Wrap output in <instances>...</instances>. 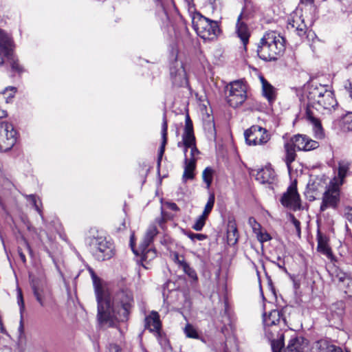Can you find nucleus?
<instances>
[{
	"instance_id": "nucleus-30",
	"label": "nucleus",
	"mask_w": 352,
	"mask_h": 352,
	"mask_svg": "<svg viewBox=\"0 0 352 352\" xmlns=\"http://www.w3.org/2000/svg\"><path fill=\"white\" fill-rule=\"evenodd\" d=\"M332 316L340 320L344 314V303L342 301L333 304L331 307Z\"/></svg>"
},
{
	"instance_id": "nucleus-51",
	"label": "nucleus",
	"mask_w": 352,
	"mask_h": 352,
	"mask_svg": "<svg viewBox=\"0 0 352 352\" xmlns=\"http://www.w3.org/2000/svg\"><path fill=\"white\" fill-rule=\"evenodd\" d=\"M337 276H338L339 280L341 281V282H344V281L347 282V278H349L344 273H340V274H338Z\"/></svg>"
},
{
	"instance_id": "nucleus-4",
	"label": "nucleus",
	"mask_w": 352,
	"mask_h": 352,
	"mask_svg": "<svg viewBox=\"0 0 352 352\" xmlns=\"http://www.w3.org/2000/svg\"><path fill=\"white\" fill-rule=\"evenodd\" d=\"M86 242L98 261L108 260L115 254L113 244L102 236L93 234L86 239Z\"/></svg>"
},
{
	"instance_id": "nucleus-41",
	"label": "nucleus",
	"mask_w": 352,
	"mask_h": 352,
	"mask_svg": "<svg viewBox=\"0 0 352 352\" xmlns=\"http://www.w3.org/2000/svg\"><path fill=\"white\" fill-rule=\"evenodd\" d=\"M17 302L20 307V312L22 314V312L23 311V310L25 309V305H24V300H23V298L22 292L20 289H18Z\"/></svg>"
},
{
	"instance_id": "nucleus-12",
	"label": "nucleus",
	"mask_w": 352,
	"mask_h": 352,
	"mask_svg": "<svg viewBox=\"0 0 352 352\" xmlns=\"http://www.w3.org/2000/svg\"><path fill=\"white\" fill-rule=\"evenodd\" d=\"M170 76L173 85L176 87H188V79L184 64L175 60L170 67Z\"/></svg>"
},
{
	"instance_id": "nucleus-54",
	"label": "nucleus",
	"mask_w": 352,
	"mask_h": 352,
	"mask_svg": "<svg viewBox=\"0 0 352 352\" xmlns=\"http://www.w3.org/2000/svg\"><path fill=\"white\" fill-rule=\"evenodd\" d=\"M169 208L173 211H178L179 210L177 205L175 203L169 204Z\"/></svg>"
},
{
	"instance_id": "nucleus-18",
	"label": "nucleus",
	"mask_w": 352,
	"mask_h": 352,
	"mask_svg": "<svg viewBox=\"0 0 352 352\" xmlns=\"http://www.w3.org/2000/svg\"><path fill=\"white\" fill-rule=\"evenodd\" d=\"M317 250L326 256L331 262L336 261V258L332 252L331 248L328 244L327 238L318 232L317 235Z\"/></svg>"
},
{
	"instance_id": "nucleus-52",
	"label": "nucleus",
	"mask_w": 352,
	"mask_h": 352,
	"mask_svg": "<svg viewBox=\"0 0 352 352\" xmlns=\"http://www.w3.org/2000/svg\"><path fill=\"white\" fill-rule=\"evenodd\" d=\"M278 260L280 261V263H278L276 264V265H277V266H278L280 269H281V270H284V271H285V272H286V271H287V270H286V268L284 267V265H285L284 261H281V259H280V257H278Z\"/></svg>"
},
{
	"instance_id": "nucleus-19",
	"label": "nucleus",
	"mask_w": 352,
	"mask_h": 352,
	"mask_svg": "<svg viewBox=\"0 0 352 352\" xmlns=\"http://www.w3.org/2000/svg\"><path fill=\"white\" fill-rule=\"evenodd\" d=\"M262 84V94L267 100L269 104H273L276 100V89L272 86L263 76H260Z\"/></svg>"
},
{
	"instance_id": "nucleus-14",
	"label": "nucleus",
	"mask_w": 352,
	"mask_h": 352,
	"mask_svg": "<svg viewBox=\"0 0 352 352\" xmlns=\"http://www.w3.org/2000/svg\"><path fill=\"white\" fill-rule=\"evenodd\" d=\"M31 285L37 302L41 307H44L46 300L50 296L46 280L43 278H34L32 280Z\"/></svg>"
},
{
	"instance_id": "nucleus-45",
	"label": "nucleus",
	"mask_w": 352,
	"mask_h": 352,
	"mask_svg": "<svg viewBox=\"0 0 352 352\" xmlns=\"http://www.w3.org/2000/svg\"><path fill=\"white\" fill-rule=\"evenodd\" d=\"M344 292L352 298V278H347L346 287Z\"/></svg>"
},
{
	"instance_id": "nucleus-29",
	"label": "nucleus",
	"mask_w": 352,
	"mask_h": 352,
	"mask_svg": "<svg viewBox=\"0 0 352 352\" xmlns=\"http://www.w3.org/2000/svg\"><path fill=\"white\" fill-rule=\"evenodd\" d=\"M228 241L230 243L235 244L239 238L238 230L234 223H230L227 231Z\"/></svg>"
},
{
	"instance_id": "nucleus-58",
	"label": "nucleus",
	"mask_w": 352,
	"mask_h": 352,
	"mask_svg": "<svg viewBox=\"0 0 352 352\" xmlns=\"http://www.w3.org/2000/svg\"><path fill=\"white\" fill-rule=\"evenodd\" d=\"M177 146L178 147L184 146V134L182 135V142H179L177 143Z\"/></svg>"
},
{
	"instance_id": "nucleus-53",
	"label": "nucleus",
	"mask_w": 352,
	"mask_h": 352,
	"mask_svg": "<svg viewBox=\"0 0 352 352\" xmlns=\"http://www.w3.org/2000/svg\"><path fill=\"white\" fill-rule=\"evenodd\" d=\"M175 261L177 262V263L183 268V263H186L184 258L182 260L179 259L178 254L175 255Z\"/></svg>"
},
{
	"instance_id": "nucleus-57",
	"label": "nucleus",
	"mask_w": 352,
	"mask_h": 352,
	"mask_svg": "<svg viewBox=\"0 0 352 352\" xmlns=\"http://www.w3.org/2000/svg\"><path fill=\"white\" fill-rule=\"evenodd\" d=\"M328 352H342L340 347H337L334 345V350H329Z\"/></svg>"
},
{
	"instance_id": "nucleus-38",
	"label": "nucleus",
	"mask_w": 352,
	"mask_h": 352,
	"mask_svg": "<svg viewBox=\"0 0 352 352\" xmlns=\"http://www.w3.org/2000/svg\"><path fill=\"white\" fill-rule=\"evenodd\" d=\"M255 234H256L258 240L261 243L268 241L272 239L267 232H262L261 230H258Z\"/></svg>"
},
{
	"instance_id": "nucleus-22",
	"label": "nucleus",
	"mask_w": 352,
	"mask_h": 352,
	"mask_svg": "<svg viewBox=\"0 0 352 352\" xmlns=\"http://www.w3.org/2000/svg\"><path fill=\"white\" fill-rule=\"evenodd\" d=\"M282 318V314L277 309L271 311L267 316H263V324L265 328V331L268 332L267 327L276 326L280 322Z\"/></svg>"
},
{
	"instance_id": "nucleus-36",
	"label": "nucleus",
	"mask_w": 352,
	"mask_h": 352,
	"mask_svg": "<svg viewBox=\"0 0 352 352\" xmlns=\"http://www.w3.org/2000/svg\"><path fill=\"white\" fill-rule=\"evenodd\" d=\"M184 332L187 337L190 338H198V334L195 328L190 324H187L184 329Z\"/></svg>"
},
{
	"instance_id": "nucleus-31",
	"label": "nucleus",
	"mask_w": 352,
	"mask_h": 352,
	"mask_svg": "<svg viewBox=\"0 0 352 352\" xmlns=\"http://www.w3.org/2000/svg\"><path fill=\"white\" fill-rule=\"evenodd\" d=\"M214 170L210 167L206 168L202 173V178L206 184V188L209 189L213 179Z\"/></svg>"
},
{
	"instance_id": "nucleus-39",
	"label": "nucleus",
	"mask_w": 352,
	"mask_h": 352,
	"mask_svg": "<svg viewBox=\"0 0 352 352\" xmlns=\"http://www.w3.org/2000/svg\"><path fill=\"white\" fill-rule=\"evenodd\" d=\"M183 270L190 277L194 278H197V274L195 271L190 267V265L187 263H183Z\"/></svg>"
},
{
	"instance_id": "nucleus-7",
	"label": "nucleus",
	"mask_w": 352,
	"mask_h": 352,
	"mask_svg": "<svg viewBox=\"0 0 352 352\" xmlns=\"http://www.w3.org/2000/svg\"><path fill=\"white\" fill-rule=\"evenodd\" d=\"M229 94L227 96L228 103L233 108L241 106L247 99V90L245 85L241 80H236L230 83L227 87Z\"/></svg>"
},
{
	"instance_id": "nucleus-42",
	"label": "nucleus",
	"mask_w": 352,
	"mask_h": 352,
	"mask_svg": "<svg viewBox=\"0 0 352 352\" xmlns=\"http://www.w3.org/2000/svg\"><path fill=\"white\" fill-rule=\"evenodd\" d=\"M290 219H291L292 223L295 226V228H296L298 235L300 236V222L298 219H296L293 214L290 215Z\"/></svg>"
},
{
	"instance_id": "nucleus-20",
	"label": "nucleus",
	"mask_w": 352,
	"mask_h": 352,
	"mask_svg": "<svg viewBox=\"0 0 352 352\" xmlns=\"http://www.w3.org/2000/svg\"><path fill=\"white\" fill-rule=\"evenodd\" d=\"M275 178V172L271 166H265L258 170L256 175V179L262 184H272Z\"/></svg>"
},
{
	"instance_id": "nucleus-23",
	"label": "nucleus",
	"mask_w": 352,
	"mask_h": 352,
	"mask_svg": "<svg viewBox=\"0 0 352 352\" xmlns=\"http://www.w3.org/2000/svg\"><path fill=\"white\" fill-rule=\"evenodd\" d=\"M184 171L182 175V179L186 182L187 179H194V170L196 166V160L195 158L188 159L186 157L184 158Z\"/></svg>"
},
{
	"instance_id": "nucleus-48",
	"label": "nucleus",
	"mask_w": 352,
	"mask_h": 352,
	"mask_svg": "<svg viewBox=\"0 0 352 352\" xmlns=\"http://www.w3.org/2000/svg\"><path fill=\"white\" fill-rule=\"evenodd\" d=\"M108 352H120V347L115 344H110L108 347Z\"/></svg>"
},
{
	"instance_id": "nucleus-40",
	"label": "nucleus",
	"mask_w": 352,
	"mask_h": 352,
	"mask_svg": "<svg viewBox=\"0 0 352 352\" xmlns=\"http://www.w3.org/2000/svg\"><path fill=\"white\" fill-rule=\"evenodd\" d=\"M248 223L252 227L253 232H257L258 230H261V225L256 221L254 217H250L248 219Z\"/></svg>"
},
{
	"instance_id": "nucleus-6",
	"label": "nucleus",
	"mask_w": 352,
	"mask_h": 352,
	"mask_svg": "<svg viewBox=\"0 0 352 352\" xmlns=\"http://www.w3.org/2000/svg\"><path fill=\"white\" fill-rule=\"evenodd\" d=\"M193 27L197 34L204 40H213L220 34V28L217 21L200 16Z\"/></svg>"
},
{
	"instance_id": "nucleus-61",
	"label": "nucleus",
	"mask_w": 352,
	"mask_h": 352,
	"mask_svg": "<svg viewBox=\"0 0 352 352\" xmlns=\"http://www.w3.org/2000/svg\"><path fill=\"white\" fill-rule=\"evenodd\" d=\"M23 322H22V320H21V322H20V327H19V329L22 330V329H23Z\"/></svg>"
},
{
	"instance_id": "nucleus-1",
	"label": "nucleus",
	"mask_w": 352,
	"mask_h": 352,
	"mask_svg": "<svg viewBox=\"0 0 352 352\" xmlns=\"http://www.w3.org/2000/svg\"><path fill=\"white\" fill-rule=\"evenodd\" d=\"M98 302V319L102 325L113 327L117 322L128 320L134 306L133 295L131 290L122 289L113 296L112 307L110 301L104 296L101 287L96 286Z\"/></svg>"
},
{
	"instance_id": "nucleus-9",
	"label": "nucleus",
	"mask_w": 352,
	"mask_h": 352,
	"mask_svg": "<svg viewBox=\"0 0 352 352\" xmlns=\"http://www.w3.org/2000/svg\"><path fill=\"white\" fill-rule=\"evenodd\" d=\"M284 345L283 335L281 334L279 339L272 341L273 352H304V349L307 346V341L302 337L292 338L287 345V349L281 351Z\"/></svg>"
},
{
	"instance_id": "nucleus-3",
	"label": "nucleus",
	"mask_w": 352,
	"mask_h": 352,
	"mask_svg": "<svg viewBox=\"0 0 352 352\" xmlns=\"http://www.w3.org/2000/svg\"><path fill=\"white\" fill-rule=\"evenodd\" d=\"M285 50V38L275 32H269L261 38L257 54L262 60H276L284 54Z\"/></svg>"
},
{
	"instance_id": "nucleus-26",
	"label": "nucleus",
	"mask_w": 352,
	"mask_h": 352,
	"mask_svg": "<svg viewBox=\"0 0 352 352\" xmlns=\"http://www.w3.org/2000/svg\"><path fill=\"white\" fill-rule=\"evenodd\" d=\"M140 249L142 254V265L144 268L148 269L149 267L146 265L157 256L156 250L149 247L146 248H140Z\"/></svg>"
},
{
	"instance_id": "nucleus-50",
	"label": "nucleus",
	"mask_w": 352,
	"mask_h": 352,
	"mask_svg": "<svg viewBox=\"0 0 352 352\" xmlns=\"http://www.w3.org/2000/svg\"><path fill=\"white\" fill-rule=\"evenodd\" d=\"M18 253H19V257L21 260V261L23 263H25L26 262V258H25V254H23V252H22V250L19 248H18Z\"/></svg>"
},
{
	"instance_id": "nucleus-43",
	"label": "nucleus",
	"mask_w": 352,
	"mask_h": 352,
	"mask_svg": "<svg viewBox=\"0 0 352 352\" xmlns=\"http://www.w3.org/2000/svg\"><path fill=\"white\" fill-rule=\"evenodd\" d=\"M292 27L296 28V31L299 36H303L306 33V25L305 24L298 25L295 26L294 23L292 24Z\"/></svg>"
},
{
	"instance_id": "nucleus-49",
	"label": "nucleus",
	"mask_w": 352,
	"mask_h": 352,
	"mask_svg": "<svg viewBox=\"0 0 352 352\" xmlns=\"http://www.w3.org/2000/svg\"><path fill=\"white\" fill-rule=\"evenodd\" d=\"M8 91H12V93L8 95V97L13 98L14 97V94L16 91V88L14 87H8V88L6 89L4 93L6 94Z\"/></svg>"
},
{
	"instance_id": "nucleus-56",
	"label": "nucleus",
	"mask_w": 352,
	"mask_h": 352,
	"mask_svg": "<svg viewBox=\"0 0 352 352\" xmlns=\"http://www.w3.org/2000/svg\"><path fill=\"white\" fill-rule=\"evenodd\" d=\"M90 271V273H91V278L93 279V281L94 283H96V279H97V276L95 274L94 272L93 271V270L90 269L89 270Z\"/></svg>"
},
{
	"instance_id": "nucleus-33",
	"label": "nucleus",
	"mask_w": 352,
	"mask_h": 352,
	"mask_svg": "<svg viewBox=\"0 0 352 352\" xmlns=\"http://www.w3.org/2000/svg\"><path fill=\"white\" fill-rule=\"evenodd\" d=\"M208 218L205 216L201 214L195 221V223L192 225V228L196 231H200L202 230L204 226L206 224V219Z\"/></svg>"
},
{
	"instance_id": "nucleus-2",
	"label": "nucleus",
	"mask_w": 352,
	"mask_h": 352,
	"mask_svg": "<svg viewBox=\"0 0 352 352\" xmlns=\"http://www.w3.org/2000/svg\"><path fill=\"white\" fill-rule=\"evenodd\" d=\"M308 103L306 109V118L313 126L315 137L322 139L324 133L320 120L316 111L321 109H334L338 105L332 91L328 89L327 86L322 85H311L308 87L307 95Z\"/></svg>"
},
{
	"instance_id": "nucleus-46",
	"label": "nucleus",
	"mask_w": 352,
	"mask_h": 352,
	"mask_svg": "<svg viewBox=\"0 0 352 352\" xmlns=\"http://www.w3.org/2000/svg\"><path fill=\"white\" fill-rule=\"evenodd\" d=\"M28 200H30L34 205L36 210L41 214V209L39 208L38 206L36 204V197L34 195H30L27 196Z\"/></svg>"
},
{
	"instance_id": "nucleus-32",
	"label": "nucleus",
	"mask_w": 352,
	"mask_h": 352,
	"mask_svg": "<svg viewBox=\"0 0 352 352\" xmlns=\"http://www.w3.org/2000/svg\"><path fill=\"white\" fill-rule=\"evenodd\" d=\"M215 201L214 194L213 192L210 193L208 201L204 207V211L202 212V215L205 216L208 218L209 214L212 211Z\"/></svg>"
},
{
	"instance_id": "nucleus-25",
	"label": "nucleus",
	"mask_w": 352,
	"mask_h": 352,
	"mask_svg": "<svg viewBox=\"0 0 352 352\" xmlns=\"http://www.w3.org/2000/svg\"><path fill=\"white\" fill-rule=\"evenodd\" d=\"M284 148L285 151V162L286 163L287 167L289 170H291V164L296 160V147L289 142H286L284 145Z\"/></svg>"
},
{
	"instance_id": "nucleus-24",
	"label": "nucleus",
	"mask_w": 352,
	"mask_h": 352,
	"mask_svg": "<svg viewBox=\"0 0 352 352\" xmlns=\"http://www.w3.org/2000/svg\"><path fill=\"white\" fill-rule=\"evenodd\" d=\"M167 129H168L167 121H166V118H164L163 120L162 124V141L161 146L159 150L157 162V166L158 168H160V167L162 157H163V155H164V151H165V146L167 143Z\"/></svg>"
},
{
	"instance_id": "nucleus-10",
	"label": "nucleus",
	"mask_w": 352,
	"mask_h": 352,
	"mask_svg": "<svg viewBox=\"0 0 352 352\" xmlns=\"http://www.w3.org/2000/svg\"><path fill=\"white\" fill-rule=\"evenodd\" d=\"M246 143L250 146L263 145L270 139L268 131L258 125H253L244 132Z\"/></svg>"
},
{
	"instance_id": "nucleus-60",
	"label": "nucleus",
	"mask_w": 352,
	"mask_h": 352,
	"mask_svg": "<svg viewBox=\"0 0 352 352\" xmlns=\"http://www.w3.org/2000/svg\"><path fill=\"white\" fill-rule=\"evenodd\" d=\"M24 243H25V246L27 247V248L30 250V247L28 243L26 241H24Z\"/></svg>"
},
{
	"instance_id": "nucleus-35",
	"label": "nucleus",
	"mask_w": 352,
	"mask_h": 352,
	"mask_svg": "<svg viewBox=\"0 0 352 352\" xmlns=\"http://www.w3.org/2000/svg\"><path fill=\"white\" fill-rule=\"evenodd\" d=\"M184 234L190 239L193 242L196 240L203 241L207 238V236L203 234L193 233L190 231H185Z\"/></svg>"
},
{
	"instance_id": "nucleus-59",
	"label": "nucleus",
	"mask_w": 352,
	"mask_h": 352,
	"mask_svg": "<svg viewBox=\"0 0 352 352\" xmlns=\"http://www.w3.org/2000/svg\"><path fill=\"white\" fill-rule=\"evenodd\" d=\"M188 148H189V147L184 146V155H185V157H187L186 156V152L188 151Z\"/></svg>"
},
{
	"instance_id": "nucleus-8",
	"label": "nucleus",
	"mask_w": 352,
	"mask_h": 352,
	"mask_svg": "<svg viewBox=\"0 0 352 352\" xmlns=\"http://www.w3.org/2000/svg\"><path fill=\"white\" fill-rule=\"evenodd\" d=\"M16 134L12 124L6 122L0 123V152H6L14 146Z\"/></svg>"
},
{
	"instance_id": "nucleus-34",
	"label": "nucleus",
	"mask_w": 352,
	"mask_h": 352,
	"mask_svg": "<svg viewBox=\"0 0 352 352\" xmlns=\"http://www.w3.org/2000/svg\"><path fill=\"white\" fill-rule=\"evenodd\" d=\"M350 164L346 161H341L339 162L338 167V175L340 177H344L346 176L347 171L349 169Z\"/></svg>"
},
{
	"instance_id": "nucleus-21",
	"label": "nucleus",
	"mask_w": 352,
	"mask_h": 352,
	"mask_svg": "<svg viewBox=\"0 0 352 352\" xmlns=\"http://www.w3.org/2000/svg\"><path fill=\"white\" fill-rule=\"evenodd\" d=\"M146 327L152 332L159 333L162 324L160 320V315L157 311H153L150 315L146 317Z\"/></svg>"
},
{
	"instance_id": "nucleus-27",
	"label": "nucleus",
	"mask_w": 352,
	"mask_h": 352,
	"mask_svg": "<svg viewBox=\"0 0 352 352\" xmlns=\"http://www.w3.org/2000/svg\"><path fill=\"white\" fill-rule=\"evenodd\" d=\"M158 230L155 226L151 225L148 227L142 242L140 245V248H148L152 243L155 236L157 234Z\"/></svg>"
},
{
	"instance_id": "nucleus-62",
	"label": "nucleus",
	"mask_w": 352,
	"mask_h": 352,
	"mask_svg": "<svg viewBox=\"0 0 352 352\" xmlns=\"http://www.w3.org/2000/svg\"><path fill=\"white\" fill-rule=\"evenodd\" d=\"M302 1H306V3H311L313 0H302Z\"/></svg>"
},
{
	"instance_id": "nucleus-13",
	"label": "nucleus",
	"mask_w": 352,
	"mask_h": 352,
	"mask_svg": "<svg viewBox=\"0 0 352 352\" xmlns=\"http://www.w3.org/2000/svg\"><path fill=\"white\" fill-rule=\"evenodd\" d=\"M280 202L285 207L289 208L294 210L300 208V199L297 192L296 182L292 183L287 188V191L283 193Z\"/></svg>"
},
{
	"instance_id": "nucleus-55",
	"label": "nucleus",
	"mask_w": 352,
	"mask_h": 352,
	"mask_svg": "<svg viewBox=\"0 0 352 352\" xmlns=\"http://www.w3.org/2000/svg\"><path fill=\"white\" fill-rule=\"evenodd\" d=\"M6 116H7V112H6V111H5V110L2 109L0 107V119L5 118Z\"/></svg>"
},
{
	"instance_id": "nucleus-15",
	"label": "nucleus",
	"mask_w": 352,
	"mask_h": 352,
	"mask_svg": "<svg viewBox=\"0 0 352 352\" xmlns=\"http://www.w3.org/2000/svg\"><path fill=\"white\" fill-rule=\"evenodd\" d=\"M290 142L299 151H310L319 147V143L304 134H296L289 139Z\"/></svg>"
},
{
	"instance_id": "nucleus-28",
	"label": "nucleus",
	"mask_w": 352,
	"mask_h": 352,
	"mask_svg": "<svg viewBox=\"0 0 352 352\" xmlns=\"http://www.w3.org/2000/svg\"><path fill=\"white\" fill-rule=\"evenodd\" d=\"M329 350H334V345L330 344L327 340H320L313 344L312 352H328Z\"/></svg>"
},
{
	"instance_id": "nucleus-37",
	"label": "nucleus",
	"mask_w": 352,
	"mask_h": 352,
	"mask_svg": "<svg viewBox=\"0 0 352 352\" xmlns=\"http://www.w3.org/2000/svg\"><path fill=\"white\" fill-rule=\"evenodd\" d=\"M344 127L352 131V112L347 113L343 118Z\"/></svg>"
},
{
	"instance_id": "nucleus-5",
	"label": "nucleus",
	"mask_w": 352,
	"mask_h": 352,
	"mask_svg": "<svg viewBox=\"0 0 352 352\" xmlns=\"http://www.w3.org/2000/svg\"><path fill=\"white\" fill-rule=\"evenodd\" d=\"M0 50L3 57V62L7 60L13 72L21 74L24 72L23 66L13 53V44L11 38L5 32L0 31Z\"/></svg>"
},
{
	"instance_id": "nucleus-11",
	"label": "nucleus",
	"mask_w": 352,
	"mask_h": 352,
	"mask_svg": "<svg viewBox=\"0 0 352 352\" xmlns=\"http://www.w3.org/2000/svg\"><path fill=\"white\" fill-rule=\"evenodd\" d=\"M252 7H253L252 3L250 1H246L242 12L237 18L235 28V33L237 37L240 38L245 50L246 49V45L249 42L250 31L248 25L244 21H243L242 19L244 18V16L247 14L246 12L249 8Z\"/></svg>"
},
{
	"instance_id": "nucleus-16",
	"label": "nucleus",
	"mask_w": 352,
	"mask_h": 352,
	"mask_svg": "<svg viewBox=\"0 0 352 352\" xmlns=\"http://www.w3.org/2000/svg\"><path fill=\"white\" fill-rule=\"evenodd\" d=\"M184 140V146L189 147L190 149V158H195V155L199 154V152L195 144L192 122L188 115L186 116Z\"/></svg>"
},
{
	"instance_id": "nucleus-47",
	"label": "nucleus",
	"mask_w": 352,
	"mask_h": 352,
	"mask_svg": "<svg viewBox=\"0 0 352 352\" xmlns=\"http://www.w3.org/2000/svg\"><path fill=\"white\" fill-rule=\"evenodd\" d=\"M344 88L352 98V82L349 80H346L344 83Z\"/></svg>"
},
{
	"instance_id": "nucleus-44",
	"label": "nucleus",
	"mask_w": 352,
	"mask_h": 352,
	"mask_svg": "<svg viewBox=\"0 0 352 352\" xmlns=\"http://www.w3.org/2000/svg\"><path fill=\"white\" fill-rule=\"evenodd\" d=\"M344 217L352 223V207L346 206L344 209Z\"/></svg>"
},
{
	"instance_id": "nucleus-17",
	"label": "nucleus",
	"mask_w": 352,
	"mask_h": 352,
	"mask_svg": "<svg viewBox=\"0 0 352 352\" xmlns=\"http://www.w3.org/2000/svg\"><path fill=\"white\" fill-rule=\"evenodd\" d=\"M339 196V192L335 188L326 190L323 194L320 210L324 211L329 208H336L340 199Z\"/></svg>"
}]
</instances>
